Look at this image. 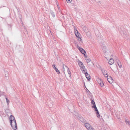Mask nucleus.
Wrapping results in <instances>:
<instances>
[{
    "label": "nucleus",
    "instance_id": "nucleus-1",
    "mask_svg": "<svg viewBox=\"0 0 130 130\" xmlns=\"http://www.w3.org/2000/svg\"><path fill=\"white\" fill-rule=\"evenodd\" d=\"M10 119V125L12 129L14 130L17 129V126L14 117L12 115H11Z\"/></svg>",
    "mask_w": 130,
    "mask_h": 130
},
{
    "label": "nucleus",
    "instance_id": "nucleus-2",
    "mask_svg": "<svg viewBox=\"0 0 130 130\" xmlns=\"http://www.w3.org/2000/svg\"><path fill=\"white\" fill-rule=\"evenodd\" d=\"M91 104L93 105L92 106V108H94V110L96 113L97 117L98 118L100 117V115L99 114V112L95 104L94 101L93 100H92L91 101Z\"/></svg>",
    "mask_w": 130,
    "mask_h": 130
},
{
    "label": "nucleus",
    "instance_id": "nucleus-3",
    "mask_svg": "<svg viewBox=\"0 0 130 130\" xmlns=\"http://www.w3.org/2000/svg\"><path fill=\"white\" fill-rule=\"evenodd\" d=\"M85 125L86 128L88 130H94V129L91 126L90 124L87 123H85Z\"/></svg>",
    "mask_w": 130,
    "mask_h": 130
},
{
    "label": "nucleus",
    "instance_id": "nucleus-4",
    "mask_svg": "<svg viewBox=\"0 0 130 130\" xmlns=\"http://www.w3.org/2000/svg\"><path fill=\"white\" fill-rule=\"evenodd\" d=\"M75 34L76 36L78 38L79 41H82V39L79 36V35H80V34L76 29L75 31Z\"/></svg>",
    "mask_w": 130,
    "mask_h": 130
},
{
    "label": "nucleus",
    "instance_id": "nucleus-5",
    "mask_svg": "<svg viewBox=\"0 0 130 130\" xmlns=\"http://www.w3.org/2000/svg\"><path fill=\"white\" fill-rule=\"evenodd\" d=\"M77 47L78 49L80 51V52L84 55V54H86L85 51L83 48L80 47L78 45L77 46Z\"/></svg>",
    "mask_w": 130,
    "mask_h": 130
},
{
    "label": "nucleus",
    "instance_id": "nucleus-6",
    "mask_svg": "<svg viewBox=\"0 0 130 130\" xmlns=\"http://www.w3.org/2000/svg\"><path fill=\"white\" fill-rule=\"evenodd\" d=\"M108 82L110 83H112L113 81V80L112 77L110 76L107 75L106 76Z\"/></svg>",
    "mask_w": 130,
    "mask_h": 130
},
{
    "label": "nucleus",
    "instance_id": "nucleus-7",
    "mask_svg": "<svg viewBox=\"0 0 130 130\" xmlns=\"http://www.w3.org/2000/svg\"><path fill=\"white\" fill-rule=\"evenodd\" d=\"M86 72L84 74L86 76V78H87V79L89 80H90L91 77L90 75L88 74L87 72V70H86Z\"/></svg>",
    "mask_w": 130,
    "mask_h": 130
},
{
    "label": "nucleus",
    "instance_id": "nucleus-8",
    "mask_svg": "<svg viewBox=\"0 0 130 130\" xmlns=\"http://www.w3.org/2000/svg\"><path fill=\"white\" fill-rule=\"evenodd\" d=\"M77 118L79 120H80L82 122H85L86 121L85 119L81 116H78Z\"/></svg>",
    "mask_w": 130,
    "mask_h": 130
},
{
    "label": "nucleus",
    "instance_id": "nucleus-9",
    "mask_svg": "<svg viewBox=\"0 0 130 130\" xmlns=\"http://www.w3.org/2000/svg\"><path fill=\"white\" fill-rule=\"evenodd\" d=\"M110 59L108 63L109 64L112 65L114 63V61L113 59L112 58V55L110 56Z\"/></svg>",
    "mask_w": 130,
    "mask_h": 130
},
{
    "label": "nucleus",
    "instance_id": "nucleus-10",
    "mask_svg": "<svg viewBox=\"0 0 130 130\" xmlns=\"http://www.w3.org/2000/svg\"><path fill=\"white\" fill-rule=\"evenodd\" d=\"M53 67L55 69L56 72L58 74H60V72L58 70L57 68L56 67V66L55 64L53 65Z\"/></svg>",
    "mask_w": 130,
    "mask_h": 130
},
{
    "label": "nucleus",
    "instance_id": "nucleus-11",
    "mask_svg": "<svg viewBox=\"0 0 130 130\" xmlns=\"http://www.w3.org/2000/svg\"><path fill=\"white\" fill-rule=\"evenodd\" d=\"M101 71L103 74L105 76V77H106V75H108V74L107 73V72L106 71L104 70V69H102Z\"/></svg>",
    "mask_w": 130,
    "mask_h": 130
},
{
    "label": "nucleus",
    "instance_id": "nucleus-12",
    "mask_svg": "<svg viewBox=\"0 0 130 130\" xmlns=\"http://www.w3.org/2000/svg\"><path fill=\"white\" fill-rule=\"evenodd\" d=\"M5 73V76L6 78L7 79H8V72L6 70H5L4 71Z\"/></svg>",
    "mask_w": 130,
    "mask_h": 130
},
{
    "label": "nucleus",
    "instance_id": "nucleus-13",
    "mask_svg": "<svg viewBox=\"0 0 130 130\" xmlns=\"http://www.w3.org/2000/svg\"><path fill=\"white\" fill-rule=\"evenodd\" d=\"M78 63L79 66L80 67V68H81V67H83V66H84L83 63L80 61L78 60Z\"/></svg>",
    "mask_w": 130,
    "mask_h": 130
},
{
    "label": "nucleus",
    "instance_id": "nucleus-14",
    "mask_svg": "<svg viewBox=\"0 0 130 130\" xmlns=\"http://www.w3.org/2000/svg\"><path fill=\"white\" fill-rule=\"evenodd\" d=\"M116 61L120 68H121L122 67V65L120 61L118 59H116Z\"/></svg>",
    "mask_w": 130,
    "mask_h": 130
},
{
    "label": "nucleus",
    "instance_id": "nucleus-15",
    "mask_svg": "<svg viewBox=\"0 0 130 130\" xmlns=\"http://www.w3.org/2000/svg\"><path fill=\"white\" fill-rule=\"evenodd\" d=\"M12 24H8V30H12Z\"/></svg>",
    "mask_w": 130,
    "mask_h": 130
},
{
    "label": "nucleus",
    "instance_id": "nucleus-16",
    "mask_svg": "<svg viewBox=\"0 0 130 130\" xmlns=\"http://www.w3.org/2000/svg\"><path fill=\"white\" fill-rule=\"evenodd\" d=\"M85 68V67L84 66H83L80 68L81 70L82 71H83L85 73L86 72V70H87L86 69H84Z\"/></svg>",
    "mask_w": 130,
    "mask_h": 130
},
{
    "label": "nucleus",
    "instance_id": "nucleus-17",
    "mask_svg": "<svg viewBox=\"0 0 130 130\" xmlns=\"http://www.w3.org/2000/svg\"><path fill=\"white\" fill-rule=\"evenodd\" d=\"M50 13L51 15L53 17H55V15L54 13L52 11L50 10Z\"/></svg>",
    "mask_w": 130,
    "mask_h": 130
},
{
    "label": "nucleus",
    "instance_id": "nucleus-18",
    "mask_svg": "<svg viewBox=\"0 0 130 130\" xmlns=\"http://www.w3.org/2000/svg\"><path fill=\"white\" fill-rule=\"evenodd\" d=\"M99 84H100V86L102 87H103L104 86V84L103 81L101 82V83H100Z\"/></svg>",
    "mask_w": 130,
    "mask_h": 130
},
{
    "label": "nucleus",
    "instance_id": "nucleus-19",
    "mask_svg": "<svg viewBox=\"0 0 130 130\" xmlns=\"http://www.w3.org/2000/svg\"><path fill=\"white\" fill-rule=\"evenodd\" d=\"M125 122L126 124L130 125V122L129 121H127V120H125Z\"/></svg>",
    "mask_w": 130,
    "mask_h": 130
},
{
    "label": "nucleus",
    "instance_id": "nucleus-20",
    "mask_svg": "<svg viewBox=\"0 0 130 130\" xmlns=\"http://www.w3.org/2000/svg\"><path fill=\"white\" fill-rule=\"evenodd\" d=\"M6 102L7 103V105H8L9 103V100L7 98H6Z\"/></svg>",
    "mask_w": 130,
    "mask_h": 130
},
{
    "label": "nucleus",
    "instance_id": "nucleus-21",
    "mask_svg": "<svg viewBox=\"0 0 130 130\" xmlns=\"http://www.w3.org/2000/svg\"><path fill=\"white\" fill-rule=\"evenodd\" d=\"M67 71L68 74H71V72L69 70L68 68H68H67Z\"/></svg>",
    "mask_w": 130,
    "mask_h": 130
},
{
    "label": "nucleus",
    "instance_id": "nucleus-22",
    "mask_svg": "<svg viewBox=\"0 0 130 130\" xmlns=\"http://www.w3.org/2000/svg\"><path fill=\"white\" fill-rule=\"evenodd\" d=\"M86 60L87 63L91 61V60L90 59H86Z\"/></svg>",
    "mask_w": 130,
    "mask_h": 130
},
{
    "label": "nucleus",
    "instance_id": "nucleus-23",
    "mask_svg": "<svg viewBox=\"0 0 130 130\" xmlns=\"http://www.w3.org/2000/svg\"><path fill=\"white\" fill-rule=\"evenodd\" d=\"M64 66L66 67V68L67 69V68H68V67L66 66L64 64H63L62 66V68L63 69H64Z\"/></svg>",
    "mask_w": 130,
    "mask_h": 130
},
{
    "label": "nucleus",
    "instance_id": "nucleus-24",
    "mask_svg": "<svg viewBox=\"0 0 130 130\" xmlns=\"http://www.w3.org/2000/svg\"><path fill=\"white\" fill-rule=\"evenodd\" d=\"M102 81H102V80L100 79H98V82L99 84H100V83H101V82H102Z\"/></svg>",
    "mask_w": 130,
    "mask_h": 130
},
{
    "label": "nucleus",
    "instance_id": "nucleus-25",
    "mask_svg": "<svg viewBox=\"0 0 130 130\" xmlns=\"http://www.w3.org/2000/svg\"><path fill=\"white\" fill-rule=\"evenodd\" d=\"M19 18L20 19V20H21L22 19V15L21 14H19Z\"/></svg>",
    "mask_w": 130,
    "mask_h": 130
},
{
    "label": "nucleus",
    "instance_id": "nucleus-26",
    "mask_svg": "<svg viewBox=\"0 0 130 130\" xmlns=\"http://www.w3.org/2000/svg\"><path fill=\"white\" fill-rule=\"evenodd\" d=\"M67 2L68 3H70L72 0H66Z\"/></svg>",
    "mask_w": 130,
    "mask_h": 130
},
{
    "label": "nucleus",
    "instance_id": "nucleus-27",
    "mask_svg": "<svg viewBox=\"0 0 130 130\" xmlns=\"http://www.w3.org/2000/svg\"><path fill=\"white\" fill-rule=\"evenodd\" d=\"M113 66L116 69H117V66L116 64H114L113 65Z\"/></svg>",
    "mask_w": 130,
    "mask_h": 130
},
{
    "label": "nucleus",
    "instance_id": "nucleus-28",
    "mask_svg": "<svg viewBox=\"0 0 130 130\" xmlns=\"http://www.w3.org/2000/svg\"><path fill=\"white\" fill-rule=\"evenodd\" d=\"M84 56L85 57V58H86V59H87L88 58V57L87 56L86 54H84Z\"/></svg>",
    "mask_w": 130,
    "mask_h": 130
},
{
    "label": "nucleus",
    "instance_id": "nucleus-29",
    "mask_svg": "<svg viewBox=\"0 0 130 130\" xmlns=\"http://www.w3.org/2000/svg\"><path fill=\"white\" fill-rule=\"evenodd\" d=\"M86 91L87 92H88L89 93H90V92L88 90V89L87 88H86Z\"/></svg>",
    "mask_w": 130,
    "mask_h": 130
},
{
    "label": "nucleus",
    "instance_id": "nucleus-30",
    "mask_svg": "<svg viewBox=\"0 0 130 130\" xmlns=\"http://www.w3.org/2000/svg\"><path fill=\"white\" fill-rule=\"evenodd\" d=\"M65 68H64V69H63V71L64 72V73L65 72Z\"/></svg>",
    "mask_w": 130,
    "mask_h": 130
},
{
    "label": "nucleus",
    "instance_id": "nucleus-31",
    "mask_svg": "<svg viewBox=\"0 0 130 130\" xmlns=\"http://www.w3.org/2000/svg\"><path fill=\"white\" fill-rule=\"evenodd\" d=\"M85 28H86V27H83V29H85Z\"/></svg>",
    "mask_w": 130,
    "mask_h": 130
},
{
    "label": "nucleus",
    "instance_id": "nucleus-32",
    "mask_svg": "<svg viewBox=\"0 0 130 130\" xmlns=\"http://www.w3.org/2000/svg\"><path fill=\"white\" fill-rule=\"evenodd\" d=\"M85 32H86H86H87V31H85Z\"/></svg>",
    "mask_w": 130,
    "mask_h": 130
},
{
    "label": "nucleus",
    "instance_id": "nucleus-33",
    "mask_svg": "<svg viewBox=\"0 0 130 130\" xmlns=\"http://www.w3.org/2000/svg\"><path fill=\"white\" fill-rule=\"evenodd\" d=\"M85 88H86V87L85 85Z\"/></svg>",
    "mask_w": 130,
    "mask_h": 130
},
{
    "label": "nucleus",
    "instance_id": "nucleus-34",
    "mask_svg": "<svg viewBox=\"0 0 130 130\" xmlns=\"http://www.w3.org/2000/svg\"><path fill=\"white\" fill-rule=\"evenodd\" d=\"M0 130H1V129H0Z\"/></svg>",
    "mask_w": 130,
    "mask_h": 130
},
{
    "label": "nucleus",
    "instance_id": "nucleus-35",
    "mask_svg": "<svg viewBox=\"0 0 130 130\" xmlns=\"http://www.w3.org/2000/svg\"><path fill=\"white\" fill-rule=\"evenodd\" d=\"M129 109V110H130V109Z\"/></svg>",
    "mask_w": 130,
    "mask_h": 130
},
{
    "label": "nucleus",
    "instance_id": "nucleus-36",
    "mask_svg": "<svg viewBox=\"0 0 130 130\" xmlns=\"http://www.w3.org/2000/svg\"><path fill=\"white\" fill-rule=\"evenodd\" d=\"M129 0L130 1V0Z\"/></svg>",
    "mask_w": 130,
    "mask_h": 130
}]
</instances>
